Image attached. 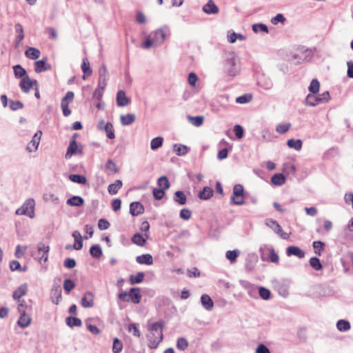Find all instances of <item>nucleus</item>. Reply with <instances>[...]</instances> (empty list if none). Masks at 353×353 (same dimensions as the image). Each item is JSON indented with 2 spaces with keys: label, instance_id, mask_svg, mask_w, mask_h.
I'll use <instances>...</instances> for the list:
<instances>
[{
  "label": "nucleus",
  "instance_id": "nucleus-1",
  "mask_svg": "<svg viewBox=\"0 0 353 353\" xmlns=\"http://www.w3.org/2000/svg\"><path fill=\"white\" fill-rule=\"evenodd\" d=\"M163 322H156L149 326L148 330L150 332H157V336H155L154 339H152L151 335H148L149 341L148 346L150 348H156L163 340Z\"/></svg>",
  "mask_w": 353,
  "mask_h": 353
},
{
  "label": "nucleus",
  "instance_id": "nucleus-2",
  "mask_svg": "<svg viewBox=\"0 0 353 353\" xmlns=\"http://www.w3.org/2000/svg\"><path fill=\"white\" fill-rule=\"evenodd\" d=\"M118 297L120 300L125 302H132L134 304L140 303L141 299V294L140 289L137 288H131L130 292H123L119 294Z\"/></svg>",
  "mask_w": 353,
  "mask_h": 353
},
{
  "label": "nucleus",
  "instance_id": "nucleus-3",
  "mask_svg": "<svg viewBox=\"0 0 353 353\" xmlns=\"http://www.w3.org/2000/svg\"><path fill=\"white\" fill-rule=\"evenodd\" d=\"M34 205L35 202L34 199H29L26 201L23 205L16 210V214L18 215H26L30 218L34 216Z\"/></svg>",
  "mask_w": 353,
  "mask_h": 353
},
{
  "label": "nucleus",
  "instance_id": "nucleus-4",
  "mask_svg": "<svg viewBox=\"0 0 353 353\" xmlns=\"http://www.w3.org/2000/svg\"><path fill=\"white\" fill-rule=\"evenodd\" d=\"M265 224L267 227L270 228L275 233L279 235L282 239H289L290 234L283 231L281 226L279 224V223L276 221L272 219H268L265 220Z\"/></svg>",
  "mask_w": 353,
  "mask_h": 353
},
{
  "label": "nucleus",
  "instance_id": "nucleus-5",
  "mask_svg": "<svg viewBox=\"0 0 353 353\" xmlns=\"http://www.w3.org/2000/svg\"><path fill=\"white\" fill-rule=\"evenodd\" d=\"M243 187L241 184H236L233 189L232 200L235 205H242L244 203Z\"/></svg>",
  "mask_w": 353,
  "mask_h": 353
},
{
  "label": "nucleus",
  "instance_id": "nucleus-6",
  "mask_svg": "<svg viewBox=\"0 0 353 353\" xmlns=\"http://www.w3.org/2000/svg\"><path fill=\"white\" fill-rule=\"evenodd\" d=\"M37 84L38 82L37 80L31 79L29 76L27 75L21 79L19 87L23 92L28 93L31 88H34Z\"/></svg>",
  "mask_w": 353,
  "mask_h": 353
},
{
  "label": "nucleus",
  "instance_id": "nucleus-7",
  "mask_svg": "<svg viewBox=\"0 0 353 353\" xmlns=\"http://www.w3.org/2000/svg\"><path fill=\"white\" fill-rule=\"evenodd\" d=\"M74 94L72 92L69 91L66 93L65 96L61 100V108L64 116L68 117L71 114L69 109V103L74 99Z\"/></svg>",
  "mask_w": 353,
  "mask_h": 353
},
{
  "label": "nucleus",
  "instance_id": "nucleus-8",
  "mask_svg": "<svg viewBox=\"0 0 353 353\" xmlns=\"http://www.w3.org/2000/svg\"><path fill=\"white\" fill-rule=\"evenodd\" d=\"M82 150V145H78L77 141H70L65 154V158L69 159L74 154H81Z\"/></svg>",
  "mask_w": 353,
  "mask_h": 353
},
{
  "label": "nucleus",
  "instance_id": "nucleus-9",
  "mask_svg": "<svg viewBox=\"0 0 353 353\" xmlns=\"http://www.w3.org/2000/svg\"><path fill=\"white\" fill-rule=\"evenodd\" d=\"M41 135H42V132L41 130H39L37 132H36L34 134L32 140L28 143V144L26 147V150L29 152H32L37 150L38 146L40 143Z\"/></svg>",
  "mask_w": 353,
  "mask_h": 353
},
{
  "label": "nucleus",
  "instance_id": "nucleus-10",
  "mask_svg": "<svg viewBox=\"0 0 353 353\" xmlns=\"http://www.w3.org/2000/svg\"><path fill=\"white\" fill-rule=\"evenodd\" d=\"M81 305L83 307H92L94 305V294L91 292H86L81 299Z\"/></svg>",
  "mask_w": 353,
  "mask_h": 353
},
{
  "label": "nucleus",
  "instance_id": "nucleus-11",
  "mask_svg": "<svg viewBox=\"0 0 353 353\" xmlns=\"http://www.w3.org/2000/svg\"><path fill=\"white\" fill-rule=\"evenodd\" d=\"M81 68L83 72V79L85 80L87 77L92 75V70L90 67V63L87 57L83 59Z\"/></svg>",
  "mask_w": 353,
  "mask_h": 353
},
{
  "label": "nucleus",
  "instance_id": "nucleus-12",
  "mask_svg": "<svg viewBox=\"0 0 353 353\" xmlns=\"http://www.w3.org/2000/svg\"><path fill=\"white\" fill-rule=\"evenodd\" d=\"M130 212L132 216H138L144 212L143 205L140 202H132L130 205Z\"/></svg>",
  "mask_w": 353,
  "mask_h": 353
},
{
  "label": "nucleus",
  "instance_id": "nucleus-13",
  "mask_svg": "<svg viewBox=\"0 0 353 353\" xmlns=\"http://www.w3.org/2000/svg\"><path fill=\"white\" fill-rule=\"evenodd\" d=\"M286 254L288 256L294 255L299 259L305 256V252L301 248L294 245L289 246L286 250Z\"/></svg>",
  "mask_w": 353,
  "mask_h": 353
},
{
  "label": "nucleus",
  "instance_id": "nucleus-14",
  "mask_svg": "<svg viewBox=\"0 0 353 353\" xmlns=\"http://www.w3.org/2000/svg\"><path fill=\"white\" fill-rule=\"evenodd\" d=\"M203 10L208 14H217L219 11V8L212 0H209L208 2L203 6Z\"/></svg>",
  "mask_w": 353,
  "mask_h": 353
},
{
  "label": "nucleus",
  "instance_id": "nucleus-15",
  "mask_svg": "<svg viewBox=\"0 0 353 353\" xmlns=\"http://www.w3.org/2000/svg\"><path fill=\"white\" fill-rule=\"evenodd\" d=\"M32 322V319L30 315L26 313L20 314V316L18 319L17 324L21 328L28 327Z\"/></svg>",
  "mask_w": 353,
  "mask_h": 353
},
{
  "label": "nucleus",
  "instance_id": "nucleus-16",
  "mask_svg": "<svg viewBox=\"0 0 353 353\" xmlns=\"http://www.w3.org/2000/svg\"><path fill=\"white\" fill-rule=\"evenodd\" d=\"M117 105L120 107L125 106L130 103V99H128L124 91L119 90L117 94Z\"/></svg>",
  "mask_w": 353,
  "mask_h": 353
},
{
  "label": "nucleus",
  "instance_id": "nucleus-17",
  "mask_svg": "<svg viewBox=\"0 0 353 353\" xmlns=\"http://www.w3.org/2000/svg\"><path fill=\"white\" fill-rule=\"evenodd\" d=\"M28 292V285L26 283L20 285L17 290L13 292V299L19 301L21 300V297L25 296Z\"/></svg>",
  "mask_w": 353,
  "mask_h": 353
},
{
  "label": "nucleus",
  "instance_id": "nucleus-18",
  "mask_svg": "<svg viewBox=\"0 0 353 353\" xmlns=\"http://www.w3.org/2000/svg\"><path fill=\"white\" fill-rule=\"evenodd\" d=\"M322 103V100L319 96H316L315 94H309L305 98V103L306 105L315 106Z\"/></svg>",
  "mask_w": 353,
  "mask_h": 353
},
{
  "label": "nucleus",
  "instance_id": "nucleus-19",
  "mask_svg": "<svg viewBox=\"0 0 353 353\" xmlns=\"http://www.w3.org/2000/svg\"><path fill=\"white\" fill-rule=\"evenodd\" d=\"M34 66V71L37 73H41L51 68V66L47 64L44 59L35 61Z\"/></svg>",
  "mask_w": 353,
  "mask_h": 353
},
{
  "label": "nucleus",
  "instance_id": "nucleus-20",
  "mask_svg": "<svg viewBox=\"0 0 353 353\" xmlns=\"http://www.w3.org/2000/svg\"><path fill=\"white\" fill-rule=\"evenodd\" d=\"M136 261L139 264L144 265H152L153 264V258L151 254H145L138 256L136 259Z\"/></svg>",
  "mask_w": 353,
  "mask_h": 353
},
{
  "label": "nucleus",
  "instance_id": "nucleus-21",
  "mask_svg": "<svg viewBox=\"0 0 353 353\" xmlns=\"http://www.w3.org/2000/svg\"><path fill=\"white\" fill-rule=\"evenodd\" d=\"M14 28L16 33L17 34L15 41V47H18L21 41L24 39L23 28L20 23L15 24Z\"/></svg>",
  "mask_w": 353,
  "mask_h": 353
},
{
  "label": "nucleus",
  "instance_id": "nucleus-22",
  "mask_svg": "<svg viewBox=\"0 0 353 353\" xmlns=\"http://www.w3.org/2000/svg\"><path fill=\"white\" fill-rule=\"evenodd\" d=\"M226 70L228 74L231 77H234L238 74V69L233 59L228 61Z\"/></svg>",
  "mask_w": 353,
  "mask_h": 353
},
{
  "label": "nucleus",
  "instance_id": "nucleus-23",
  "mask_svg": "<svg viewBox=\"0 0 353 353\" xmlns=\"http://www.w3.org/2000/svg\"><path fill=\"white\" fill-rule=\"evenodd\" d=\"M201 301L203 306L208 310H211L213 308L214 303L210 296L208 294H203L201 297Z\"/></svg>",
  "mask_w": 353,
  "mask_h": 353
},
{
  "label": "nucleus",
  "instance_id": "nucleus-24",
  "mask_svg": "<svg viewBox=\"0 0 353 353\" xmlns=\"http://www.w3.org/2000/svg\"><path fill=\"white\" fill-rule=\"evenodd\" d=\"M148 235L145 234V237L139 233H136L132 237V242L139 246H143L145 244Z\"/></svg>",
  "mask_w": 353,
  "mask_h": 353
},
{
  "label": "nucleus",
  "instance_id": "nucleus-25",
  "mask_svg": "<svg viewBox=\"0 0 353 353\" xmlns=\"http://www.w3.org/2000/svg\"><path fill=\"white\" fill-rule=\"evenodd\" d=\"M62 299L61 291L59 287L53 288L51 291V299L55 304H58Z\"/></svg>",
  "mask_w": 353,
  "mask_h": 353
},
{
  "label": "nucleus",
  "instance_id": "nucleus-26",
  "mask_svg": "<svg viewBox=\"0 0 353 353\" xmlns=\"http://www.w3.org/2000/svg\"><path fill=\"white\" fill-rule=\"evenodd\" d=\"M72 236L74 237L75 241L74 244V248L77 250H81L83 247V240L80 232L78 231H74L72 233Z\"/></svg>",
  "mask_w": 353,
  "mask_h": 353
},
{
  "label": "nucleus",
  "instance_id": "nucleus-27",
  "mask_svg": "<svg viewBox=\"0 0 353 353\" xmlns=\"http://www.w3.org/2000/svg\"><path fill=\"white\" fill-rule=\"evenodd\" d=\"M25 54L30 59H37L40 57L41 52L39 50L30 47L25 52Z\"/></svg>",
  "mask_w": 353,
  "mask_h": 353
},
{
  "label": "nucleus",
  "instance_id": "nucleus-28",
  "mask_svg": "<svg viewBox=\"0 0 353 353\" xmlns=\"http://www.w3.org/2000/svg\"><path fill=\"white\" fill-rule=\"evenodd\" d=\"M122 181L119 179L117 180L114 183L108 185V190L110 194H116L119 190L122 187Z\"/></svg>",
  "mask_w": 353,
  "mask_h": 353
},
{
  "label": "nucleus",
  "instance_id": "nucleus-29",
  "mask_svg": "<svg viewBox=\"0 0 353 353\" xmlns=\"http://www.w3.org/2000/svg\"><path fill=\"white\" fill-rule=\"evenodd\" d=\"M213 195V190L210 187H205L199 194V197L201 199L207 200L212 197Z\"/></svg>",
  "mask_w": 353,
  "mask_h": 353
},
{
  "label": "nucleus",
  "instance_id": "nucleus-30",
  "mask_svg": "<svg viewBox=\"0 0 353 353\" xmlns=\"http://www.w3.org/2000/svg\"><path fill=\"white\" fill-rule=\"evenodd\" d=\"M38 250L39 252H42L43 255L41 256L40 260H43L44 262L48 261V253L50 250L48 245L44 243H39L38 245Z\"/></svg>",
  "mask_w": 353,
  "mask_h": 353
},
{
  "label": "nucleus",
  "instance_id": "nucleus-31",
  "mask_svg": "<svg viewBox=\"0 0 353 353\" xmlns=\"http://www.w3.org/2000/svg\"><path fill=\"white\" fill-rule=\"evenodd\" d=\"M272 183L276 185H281L285 183V177L283 174H275L271 179Z\"/></svg>",
  "mask_w": 353,
  "mask_h": 353
},
{
  "label": "nucleus",
  "instance_id": "nucleus-32",
  "mask_svg": "<svg viewBox=\"0 0 353 353\" xmlns=\"http://www.w3.org/2000/svg\"><path fill=\"white\" fill-rule=\"evenodd\" d=\"M83 199L79 196H73L67 201V204L70 206H81L83 204Z\"/></svg>",
  "mask_w": 353,
  "mask_h": 353
},
{
  "label": "nucleus",
  "instance_id": "nucleus-33",
  "mask_svg": "<svg viewBox=\"0 0 353 353\" xmlns=\"http://www.w3.org/2000/svg\"><path fill=\"white\" fill-rule=\"evenodd\" d=\"M14 74L17 78H23L26 77L27 72L26 70L21 65H16L13 67Z\"/></svg>",
  "mask_w": 353,
  "mask_h": 353
},
{
  "label": "nucleus",
  "instance_id": "nucleus-34",
  "mask_svg": "<svg viewBox=\"0 0 353 353\" xmlns=\"http://www.w3.org/2000/svg\"><path fill=\"white\" fill-rule=\"evenodd\" d=\"M105 169L107 170L108 174H116L119 172V169L116 163L111 159H109L107 161Z\"/></svg>",
  "mask_w": 353,
  "mask_h": 353
},
{
  "label": "nucleus",
  "instance_id": "nucleus-35",
  "mask_svg": "<svg viewBox=\"0 0 353 353\" xmlns=\"http://www.w3.org/2000/svg\"><path fill=\"white\" fill-rule=\"evenodd\" d=\"M135 121V116L133 114H127L121 116V123L123 125L132 124Z\"/></svg>",
  "mask_w": 353,
  "mask_h": 353
},
{
  "label": "nucleus",
  "instance_id": "nucleus-36",
  "mask_svg": "<svg viewBox=\"0 0 353 353\" xmlns=\"http://www.w3.org/2000/svg\"><path fill=\"white\" fill-rule=\"evenodd\" d=\"M287 145L289 148H294V150L299 151L302 148V141L301 139L294 140L291 139L288 140Z\"/></svg>",
  "mask_w": 353,
  "mask_h": 353
},
{
  "label": "nucleus",
  "instance_id": "nucleus-37",
  "mask_svg": "<svg viewBox=\"0 0 353 353\" xmlns=\"http://www.w3.org/2000/svg\"><path fill=\"white\" fill-rule=\"evenodd\" d=\"M188 120L190 123H191L193 125L196 127H199L203 123V116H188Z\"/></svg>",
  "mask_w": 353,
  "mask_h": 353
},
{
  "label": "nucleus",
  "instance_id": "nucleus-38",
  "mask_svg": "<svg viewBox=\"0 0 353 353\" xmlns=\"http://www.w3.org/2000/svg\"><path fill=\"white\" fill-rule=\"evenodd\" d=\"M174 201L179 205H184L186 203V196L182 191H176L174 193Z\"/></svg>",
  "mask_w": 353,
  "mask_h": 353
},
{
  "label": "nucleus",
  "instance_id": "nucleus-39",
  "mask_svg": "<svg viewBox=\"0 0 353 353\" xmlns=\"http://www.w3.org/2000/svg\"><path fill=\"white\" fill-rule=\"evenodd\" d=\"M336 327L341 332H345L350 329V323L345 320H339L336 323Z\"/></svg>",
  "mask_w": 353,
  "mask_h": 353
},
{
  "label": "nucleus",
  "instance_id": "nucleus-40",
  "mask_svg": "<svg viewBox=\"0 0 353 353\" xmlns=\"http://www.w3.org/2000/svg\"><path fill=\"white\" fill-rule=\"evenodd\" d=\"M144 276L145 274L143 272H139L136 275H131L130 277V282L132 285L140 283L143 281Z\"/></svg>",
  "mask_w": 353,
  "mask_h": 353
},
{
  "label": "nucleus",
  "instance_id": "nucleus-41",
  "mask_svg": "<svg viewBox=\"0 0 353 353\" xmlns=\"http://www.w3.org/2000/svg\"><path fill=\"white\" fill-rule=\"evenodd\" d=\"M320 83L319 81L314 79L312 80L310 85L308 88L309 91L311 94H317L319 91Z\"/></svg>",
  "mask_w": 353,
  "mask_h": 353
},
{
  "label": "nucleus",
  "instance_id": "nucleus-42",
  "mask_svg": "<svg viewBox=\"0 0 353 353\" xmlns=\"http://www.w3.org/2000/svg\"><path fill=\"white\" fill-rule=\"evenodd\" d=\"M90 252L93 257L97 259L100 258L102 255L101 248L98 245H92L90 248Z\"/></svg>",
  "mask_w": 353,
  "mask_h": 353
},
{
  "label": "nucleus",
  "instance_id": "nucleus-43",
  "mask_svg": "<svg viewBox=\"0 0 353 353\" xmlns=\"http://www.w3.org/2000/svg\"><path fill=\"white\" fill-rule=\"evenodd\" d=\"M69 179L74 183L79 184H85L86 183V178L84 176L79 174H70Z\"/></svg>",
  "mask_w": 353,
  "mask_h": 353
},
{
  "label": "nucleus",
  "instance_id": "nucleus-44",
  "mask_svg": "<svg viewBox=\"0 0 353 353\" xmlns=\"http://www.w3.org/2000/svg\"><path fill=\"white\" fill-rule=\"evenodd\" d=\"M163 139L162 137H158L152 139L150 143L151 149L154 150L161 147L163 145Z\"/></svg>",
  "mask_w": 353,
  "mask_h": 353
},
{
  "label": "nucleus",
  "instance_id": "nucleus-45",
  "mask_svg": "<svg viewBox=\"0 0 353 353\" xmlns=\"http://www.w3.org/2000/svg\"><path fill=\"white\" fill-rule=\"evenodd\" d=\"M158 185L159 186L160 189L162 190H167L170 187V182L166 176H161L158 179Z\"/></svg>",
  "mask_w": 353,
  "mask_h": 353
},
{
  "label": "nucleus",
  "instance_id": "nucleus-46",
  "mask_svg": "<svg viewBox=\"0 0 353 353\" xmlns=\"http://www.w3.org/2000/svg\"><path fill=\"white\" fill-rule=\"evenodd\" d=\"M239 254L237 250H229L226 252L225 256L231 263H234L236 261Z\"/></svg>",
  "mask_w": 353,
  "mask_h": 353
},
{
  "label": "nucleus",
  "instance_id": "nucleus-47",
  "mask_svg": "<svg viewBox=\"0 0 353 353\" xmlns=\"http://www.w3.org/2000/svg\"><path fill=\"white\" fill-rule=\"evenodd\" d=\"M123 349L122 342L117 338H114L113 341L112 351L114 353H119Z\"/></svg>",
  "mask_w": 353,
  "mask_h": 353
},
{
  "label": "nucleus",
  "instance_id": "nucleus-48",
  "mask_svg": "<svg viewBox=\"0 0 353 353\" xmlns=\"http://www.w3.org/2000/svg\"><path fill=\"white\" fill-rule=\"evenodd\" d=\"M75 287V283L71 279H65L63 281V288L67 294H69Z\"/></svg>",
  "mask_w": 353,
  "mask_h": 353
},
{
  "label": "nucleus",
  "instance_id": "nucleus-49",
  "mask_svg": "<svg viewBox=\"0 0 353 353\" xmlns=\"http://www.w3.org/2000/svg\"><path fill=\"white\" fill-rule=\"evenodd\" d=\"M310 265L315 270H320L323 268L320 260L316 257H312L310 259Z\"/></svg>",
  "mask_w": 353,
  "mask_h": 353
},
{
  "label": "nucleus",
  "instance_id": "nucleus-50",
  "mask_svg": "<svg viewBox=\"0 0 353 353\" xmlns=\"http://www.w3.org/2000/svg\"><path fill=\"white\" fill-rule=\"evenodd\" d=\"M268 256H269L270 261H271L272 263H275L279 262V255L275 252L274 248H271L268 249Z\"/></svg>",
  "mask_w": 353,
  "mask_h": 353
},
{
  "label": "nucleus",
  "instance_id": "nucleus-51",
  "mask_svg": "<svg viewBox=\"0 0 353 353\" xmlns=\"http://www.w3.org/2000/svg\"><path fill=\"white\" fill-rule=\"evenodd\" d=\"M109 139H114L115 135L113 130V126L110 123H107L104 126L103 130Z\"/></svg>",
  "mask_w": 353,
  "mask_h": 353
},
{
  "label": "nucleus",
  "instance_id": "nucleus-52",
  "mask_svg": "<svg viewBox=\"0 0 353 353\" xmlns=\"http://www.w3.org/2000/svg\"><path fill=\"white\" fill-rule=\"evenodd\" d=\"M66 323L70 327L80 326L81 325V321L76 317H68Z\"/></svg>",
  "mask_w": 353,
  "mask_h": 353
},
{
  "label": "nucleus",
  "instance_id": "nucleus-53",
  "mask_svg": "<svg viewBox=\"0 0 353 353\" xmlns=\"http://www.w3.org/2000/svg\"><path fill=\"white\" fill-rule=\"evenodd\" d=\"M290 127H291L290 123L279 124L276 126V130L277 132H279L280 134H284L290 130Z\"/></svg>",
  "mask_w": 353,
  "mask_h": 353
},
{
  "label": "nucleus",
  "instance_id": "nucleus-54",
  "mask_svg": "<svg viewBox=\"0 0 353 353\" xmlns=\"http://www.w3.org/2000/svg\"><path fill=\"white\" fill-rule=\"evenodd\" d=\"M174 150L179 156L185 155L188 152V147L183 145H174Z\"/></svg>",
  "mask_w": 353,
  "mask_h": 353
},
{
  "label": "nucleus",
  "instance_id": "nucleus-55",
  "mask_svg": "<svg viewBox=\"0 0 353 353\" xmlns=\"http://www.w3.org/2000/svg\"><path fill=\"white\" fill-rule=\"evenodd\" d=\"M188 346V341L185 338H179L177 341L176 347L179 350H185Z\"/></svg>",
  "mask_w": 353,
  "mask_h": 353
},
{
  "label": "nucleus",
  "instance_id": "nucleus-56",
  "mask_svg": "<svg viewBox=\"0 0 353 353\" xmlns=\"http://www.w3.org/2000/svg\"><path fill=\"white\" fill-rule=\"evenodd\" d=\"M260 296L265 300H268L270 296V291L263 287H260L259 290Z\"/></svg>",
  "mask_w": 353,
  "mask_h": 353
},
{
  "label": "nucleus",
  "instance_id": "nucleus-57",
  "mask_svg": "<svg viewBox=\"0 0 353 353\" xmlns=\"http://www.w3.org/2000/svg\"><path fill=\"white\" fill-rule=\"evenodd\" d=\"M107 79L105 75H103L101 72V70H99V88H100L102 90L105 89L106 87L107 83H106Z\"/></svg>",
  "mask_w": 353,
  "mask_h": 353
},
{
  "label": "nucleus",
  "instance_id": "nucleus-58",
  "mask_svg": "<svg viewBox=\"0 0 353 353\" xmlns=\"http://www.w3.org/2000/svg\"><path fill=\"white\" fill-rule=\"evenodd\" d=\"M243 40L245 37L241 34H236L235 32L228 35V41L231 43H234L237 39Z\"/></svg>",
  "mask_w": 353,
  "mask_h": 353
},
{
  "label": "nucleus",
  "instance_id": "nucleus-59",
  "mask_svg": "<svg viewBox=\"0 0 353 353\" xmlns=\"http://www.w3.org/2000/svg\"><path fill=\"white\" fill-rule=\"evenodd\" d=\"M324 243L321 241H317L313 243L314 252L316 254L321 255V251L323 250Z\"/></svg>",
  "mask_w": 353,
  "mask_h": 353
},
{
  "label": "nucleus",
  "instance_id": "nucleus-60",
  "mask_svg": "<svg viewBox=\"0 0 353 353\" xmlns=\"http://www.w3.org/2000/svg\"><path fill=\"white\" fill-rule=\"evenodd\" d=\"M165 195V190L160 188H154L153 196L157 200L161 199Z\"/></svg>",
  "mask_w": 353,
  "mask_h": 353
},
{
  "label": "nucleus",
  "instance_id": "nucleus-61",
  "mask_svg": "<svg viewBox=\"0 0 353 353\" xmlns=\"http://www.w3.org/2000/svg\"><path fill=\"white\" fill-rule=\"evenodd\" d=\"M252 29H253V31L255 32H258L259 31L265 32H268V27L265 25L261 24V23L254 24L252 26Z\"/></svg>",
  "mask_w": 353,
  "mask_h": 353
},
{
  "label": "nucleus",
  "instance_id": "nucleus-62",
  "mask_svg": "<svg viewBox=\"0 0 353 353\" xmlns=\"http://www.w3.org/2000/svg\"><path fill=\"white\" fill-rule=\"evenodd\" d=\"M18 306L17 310L20 314L26 313L27 309V305L24 300H19L17 301Z\"/></svg>",
  "mask_w": 353,
  "mask_h": 353
},
{
  "label": "nucleus",
  "instance_id": "nucleus-63",
  "mask_svg": "<svg viewBox=\"0 0 353 353\" xmlns=\"http://www.w3.org/2000/svg\"><path fill=\"white\" fill-rule=\"evenodd\" d=\"M192 212L190 210L183 208L180 212V217L184 220H188L191 218Z\"/></svg>",
  "mask_w": 353,
  "mask_h": 353
},
{
  "label": "nucleus",
  "instance_id": "nucleus-64",
  "mask_svg": "<svg viewBox=\"0 0 353 353\" xmlns=\"http://www.w3.org/2000/svg\"><path fill=\"white\" fill-rule=\"evenodd\" d=\"M27 249L26 246L17 245L15 251V256L17 258H21L24 255V253Z\"/></svg>",
  "mask_w": 353,
  "mask_h": 353
}]
</instances>
